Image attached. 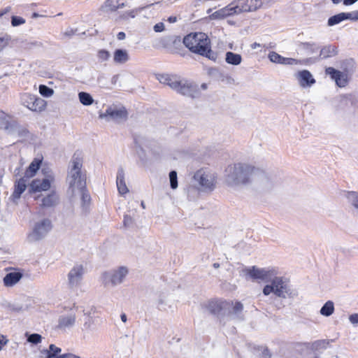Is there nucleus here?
Masks as SVG:
<instances>
[{
  "mask_svg": "<svg viewBox=\"0 0 358 358\" xmlns=\"http://www.w3.org/2000/svg\"><path fill=\"white\" fill-rule=\"evenodd\" d=\"M84 269L82 265L74 266L67 274V285L71 289H77L83 280Z\"/></svg>",
  "mask_w": 358,
  "mask_h": 358,
  "instance_id": "obj_14",
  "label": "nucleus"
},
{
  "mask_svg": "<svg viewBox=\"0 0 358 358\" xmlns=\"http://www.w3.org/2000/svg\"><path fill=\"white\" fill-rule=\"evenodd\" d=\"M263 355H264V357H266V358L271 357V354L269 353V351H268V349H264V350Z\"/></svg>",
  "mask_w": 358,
  "mask_h": 358,
  "instance_id": "obj_59",
  "label": "nucleus"
},
{
  "mask_svg": "<svg viewBox=\"0 0 358 358\" xmlns=\"http://www.w3.org/2000/svg\"><path fill=\"white\" fill-rule=\"evenodd\" d=\"M41 163V159L37 158L34 159L26 170L24 177L26 178L33 177L36 173L37 171L39 169Z\"/></svg>",
  "mask_w": 358,
  "mask_h": 358,
  "instance_id": "obj_32",
  "label": "nucleus"
},
{
  "mask_svg": "<svg viewBox=\"0 0 358 358\" xmlns=\"http://www.w3.org/2000/svg\"><path fill=\"white\" fill-rule=\"evenodd\" d=\"M76 192H80L81 194L82 200L84 203H88L90 201V196L85 190V188H83L82 190H76Z\"/></svg>",
  "mask_w": 358,
  "mask_h": 358,
  "instance_id": "obj_49",
  "label": "nucleus"
},
{
  "mask_svg": "<svg viewBox=\"0 0 358 358\" xmlns=\"http://www.w3.org/2000/svg\"><path fill=\"white\" fill-rule=\"evenodd\" d=\"M348 319L352 324H358V313H353L350 315Z\"/></svg>",
  "mask_w": 358,
  "mask_h": 358,
  "instance_id": "obj_50",
  "label": "nucleus"
},
{
  "mask_svg": "<svg viewBox=\"0 0 358 358\" xmlns=\"http://www.w3.org/2000/svg\"><path fill=\"white\" fill-rule=\"evenodd\" d=\"M25 20L19 16H12L11 17V24L13 27H17L25 23Z\"/></svg>",
  "mask_w": 358,
  "mask_h": 358,
  "instance_id": "obj_45",
  "label": "nucleus"
},
{
  "mask_svg": "<svg viewBox=\"0 0 358 358\" xmlns=\"http://www.w3.org/2000/svg\"><path fill=\"white\" fill-rule=\"evenodd\" d=\"M225 61L229 64L238 66L242 62V57L239 54L227 52L225 55Z\"/></svg>",
  "mask_w": 358,
  "mask_h": 358,
  "instance_id": "obj_33",
  "label": "nucleus"
},
{
  "mask_svg": "<svg viewBox=\"0 0 358 358\" xmlns=\"http://www.w3.org/2000/svg\"><path fill=\"white\" fill-rule=\"evenodd\" d=\"M76 322V315L74 313L62 315L58 319V327L62 329H69L74 327Z\"/></svg>",
  "mask_w": 358,
  "mask_h": 358,
  "instance_id": "obj_18",
  "label": "nucleus"
},
{
  "mask_svg": "<svg viewBox=\"0 0 358 358\" xmlns=\"http://www.w3.org/2000/svg\"><path fill=\"white\" fill-rule=\"evenodd\" d=\"M52 224L50 220L43 218L35 222L31 231L28 234L29 242H35L43 239L52 229Z\"/></svg>",
  "mask_w": 358,
  "mask_h": 358,
  "instance_id": "obj_7",
  "label": "nucleus"
},
{
  "mask_svg": "<svg viewBox=\"0 0 358 358\" xmlns=\"http://www.w3.org/2000/svg\"><path fill=\"white\" fill-rule=\"evenodd\" d=\"M80 102L83 106H90L94 103V99L90 94L85 92H80L78 94Z\"/></svg>",
  "mask_w": 358,
  "mask_h": 358,
  "instance_id": "obj_36",
  "label": "nucleus"
},
{
  "mask_svg": "<svg viewBox=\"0 0 358 358\" xmlns=\"http://www.w3.org/2000/svg\"><path fill=\"white\" fill-rule=\"evenodd\" d=\"M234 15H235V13H234L231 3L228 6L212 13L210 15V18L211 20H220Z\"/></svg>",
  "mask_w": 358,
  "mask_h": 358,
  "instance_id": "obj_24",
  "label": "nucleus"
},
{
  "mask_svg": "<svg viewBox=\"0 0 358 358\" xmlns=\"http://www.w3.org/2000/svg\"><path fill=\"white\" fill-rule=\"evenodd\" d=\"M344 20L355 21L354 10L348 13H340L330 17L328 19L327 24L328 26L331 27L338 24Z\"/></svg>",
  "mask_w": 358,
  "mask_h": 358,
  "instance_id": "obj_20",
  "label": "nucleus"
},
{
  "mask_svg": "<svg viewBox=\"0 0 358 358\" xmlns=\"http://www.w3.org/2000/svg\"><path fill=\"white\" fill-rule=\"evenodd\" d=\"M126 37V34L123 31H120L117 35V38L120 41L124 40Z\"/></svg>",
  "mask_w": 358,
  "mask_h": 358,
  "instance_id": "obj_56",
  "label": "nucleus"
},
{
  "mask_svg": "<svg viewBox=\"0 0 358 358\" xmlns=\"http://www.w3.org/2000/svg\"><path fill=\"white\" fill-rule=\"evenodd\" d=\"M82 166L83 161L79 157H73L70 162L66 181L69 184V190L72 194H74L76 190L85 188V178L81 170Z\"/></svg>",
  "mask_w": 358,
  "mask_h": 358,
  "instance_id": "obj_4",
  "label": "nucleus"
},
{
  "mask_svg": "<svg viewBox=\"0 0 358 358\" xmlns=\"http://www.w3.org/2000/svg\"><path fill=\"white\" fill-rule=\"evenodd\" d=\"M334 312V303L332 301H327L321 308L320 313L322 315L329 317Z\"/></svg>",
  "mask_w": 358,
  "mask_h": 358,
  "instance_id": "obj_35",
  "label": "nucleus"
},
{
  "mask_svg": "<svg viewBox=\"0 0 358 358\" xmlns=\"http://www.w3.org/2000/svg\"><path fill=\"white\" fill-rule=\"evenodd\" d=\"M295 78L299 85L303 89L310 88L316 83L313 74L308 70L298 71L295 74Z\"/></svg>",
  "mask_w": 358,
  "mask_h": 358,
  "instance_id": "obj_17",
  "label": "nucleus"
},
{
  "mask_svg": "<svg viewBox=\"0 0 358 358\" xmlns=\"http://www.w3.org/2000/svg\"><path fill=\"white\" fill-rule=\"evenodd\" d=\"M10 37L8 35L0 37V52H1L9 43Z\"/></svg>",
  "mask_w": 358,
  "mask_h": 358,
  "instance_id": "obj_46",
  "label": "nucleus"
},
{
  "mask_svg": "<svg viewBox=\"0 0 358 358\" xmlns=\"http://www.w3.org/2000/svg\"><path fill=\"white\" fill-rule=\"evenodd\" d=\"M337 48L334 45H327L320 50V55L318 58H315L314 59H312V61L318 60V59H327L328 57H331L337 55Z\"/></svg>",
  "mask_w": 358,
  "mask_h": 358,
  "instance_id": "obj_30",
  "label": "nucleus"
},
{
  "mask_svg": "<svg viewBox=\"0 0 358 358\" xmlns=\"http://www.w3.org/2000/svg\"><path fill=\"white\" fill-rule=\"evenodd\" d=\"M262 173V169L251 164L236 163L226 168L224 181L227 186L237 188L250 184Z\"/></svg>",
  "mask_w": 358,
  "mask_h": 358,
  "instance_id": "obj_2",
  "label": "nucleus"
},
{
  "mask_svg": "<svg viewBox=\"0 0 358 358\" xmlns=\"http://www.w3.org/2000/svg\"><path fill=\"white\" fill-rule=\"evenodd\" d=\"M98 322L99 317L87 315L85 318L82 331L86 334H90L96 331L98 329Z\"/></svg>",
  "mask_w": 358,
  "mask_h": 358,
  "instance_id": "obj_22",
  "label": "nucleus"
},
{
  "mask_svg": "<svg viewBox=\"0 0 358 358\" xmlns=\"http://www.w3.org/2000/svg\"><path fill=\"white\" fill-rule=\"evenodd\" d=\"M120 317H121V320L123 322H127V315L124 314V313H122L121 315H120Z\"/></svg>",
  "mask_w": 358,
  "mask_h": 358,
  "instance_id": "obj_61",
  "label": "nucleus"
},
{
  "mask_svg": "<svg viewBox=\"0 0 358 358\" xmlns=\"http://www.w3.org/2000/svg\"><path fill=\"white\" fill-rule=\"evenodd\" d=\"M8 339L3 335H0V351L2 350L3 345H6Z\"/></svg>",
  "mask_w": 358,
  "mask_h": 358,
  "instance_id": "obj_53",
  "label": "nucleus"
},
{
  "mask_svg": "<svg viewBox=\"0 0 358 358\" xmlns=\"http://www.w3.org/2000/svg\"><path fill=\"white\" fill-rule=\"evenodd\" d=\"M22 275L18 271H12L7 273L3 278V283L7 287L15 285L22 278Z\"/></svg>",
  "mask_w": 358,
  "mask_h": 358,
  "instance_id": "obj_28",
  "label": "nucleus"
},
{
  "mask_svg": "<svg viewBox=\"0 0 358 358\" xmlns=\"http://www.w3.org/2000/svg\"><path fill=\"white\" fill-rule=\"evenodd\" d=\"M232 305V303L227 301L215 299L208 302L206 308L212 314L217 315L220 317V321H222V315L225 314L227 310H229Z\"/></svg>",
  "mask_w": 358,
  "mask_h": 358,
  "instance_id": "obj_13",
  "label": "nucleus"
},
{
  "mask_svg": "<svg viewBox=\"0 0 358 358\" xmlns=\"http://www.w3.org/2000/svg\"><path fill=\"white\" fill-rule=\"evenodd\" d=\"M230 303V301H229ZM233 305L229 308L228 311V318L229 320H235L240 318V313L242 312L243 306L241 302H232Z\"/></svg>",
  "mask_w": 358,
  "mask_h": 358,
  "instance_id": "obj_26",
  "label": "nucleus"
},
{
  "mask_svg": "<svg viewBox=\"0 0 358 358\" xmlns=\"http://www.w3.org/2000/svg\"><path fill=\"white\" fill-rule=\"evenodd\" d=\"M98 57L101 61H106L110 57V53L107 50H101L98 52Z\"/></svg>",
  "mask_w": 358,
  "mask_h": 358,
  "instance_id": "obj_48",
  "label": "nucleus"
},
{
  "mask_svg": "<svg viewBox=\"0 0 358 358\" xmlns=\"http://www.w3.org/2000/svg\"><path fill=\"white\" fill-rule=\"evenodd\" d=\"M358 0H344L345 6H350L356 3Z\"/></svg>",
  "mask_w": 358,
  "mask_h": 358,
  "instance_id": "obj_57",
  "label": "nucleus"
},
{
  "mask_svg": "<svg viewBox=\"0 0 358 358\" xmlns=\"http://www.w3.org/2000/svg\"><path fill=\"white\" fill-rule=\"evenodd\" d=\"M127 117V112L124 107L117 106H109L104 113L99 114V118L108 122H121Z\"/></svg>",
  "mask_w": 358,
  "mask_h": 358,
  "instance_id": "obj_8",
  "label": "nucleus"
},
{
  "mask_svg": "<svg viewBox=\"0 0 358 358\" xmlns=\"http://www.w3.org/2000/svg\"><path fill=\"white\" fill-rule=\"evenodd\" d=\"M27 179L24 177L15 182V189L12 194L13 200L18 199L27 188Z\"/></svg>",
  "mask_w": 358,
  "mask_h": 358,
  "instance_id": "obj_25",
  "label": "nucleus"
},
{
  "mask_svg": "<svg viewBox=\"0 0 358 358\" xmlns=\"http://www.w3.org/2000/svg\"><path fill=\"white\" fill-rule=\"evenodd\" d=\"M353 97L351 94H341L334 99V107L339 110L345 109L350 102L352 103Z\"/></svg>",
  "mask_w": 358,
  "mask_h": 358,
  "instance_id": "obj_23",
  "label": "nucleus"
},
{
  "mask_svg": "<svg viewBox=\"0 0 358 358\" xmlns=\"http://www.w3.org/2000/svg\"><path fill=\"white\" fill-rule=\"evenodd\" d=\"M303 48L308 54L314 53L319 50V47L317 44L310 43H303Z\"/></svg>",
  "mask_w": 358,
  "mask_h": 358,
  "instance_id": "obj_43",
  "label": "nucleus"
},
{
  "mask_svg": "<svg viewBox=\"0 0 358 358\" xmlns=\"http://www.w3.org/2000/svg\"><path fill=\"white\" fill-rule=\"evenodd\" d=\"M44 358H82L79 355L73 353H62L60 348L54 344L49 345L48 348L41 352Z\"/></svg>",
  "mask_w": 358,
  "mask_h": 358,
  "instance_id": "obj_16",
  "label": "nucleus"
},
{
  "mask_svg": "<svg viewBox=\"0 0 358 358\" xmlns=\"http://www.w3.org/2000/svg\"><path fill=\"white\" fill-rule=\"evenodd\" d=\"M129 60L128 51L124 49H117L113 53V61L115 64H123Z\"/></svg>",
  "mask_w": 358,
  "mask_h": 358,
  "instance_id": "obj_27",
  "label": "nucleus"
},
{
  "mask_svg": "<svg viewBox=\"0 0 358 358\" xmlns=\"http://www.w3.org/2000/svg\"><path fill=\"white\" fill-rule=\"evenodd\" d=\"M332 3L334 4H338L340 3L341 1H343L344 3V0H331Z\"/></svg>",
  "mask_w": 358,
  "mask_h": 358,
  "instance_id": "obj_64",
  "label": "nucleus"
},
{
  "mask_svg": "<svg viewBox=\"0 0 358 358\" xmlns=\"http://www.w3.org/2000/svg\"><path fill=\"white\" fill-rule=\"evenodd\" d=\"M346 196L348 201L358 212V194L356 192H349Z\"/></svg>",
  "mask_w": 358,
  "mask_h": 358,
  "instance_id": "obj_40",
  "label": "nucleus"
},
{
  "mask_svg": "<svg viewBox=\"0 0 358 358\" xmlns=\"http://www.w3.org/2000/svg\"><path fill=\"white\" fill-rule=\"evenodd\" d=\"M25 336L27 337V341L33 345L41 343L43 338L38 334H29L28 332L25 334Z\"/></svg>",
  "mask_w": 358,
  "mask_h": 358,
  "instance_id": "obj_39",
  "label": "nucleus"
},
{
  "mask_svg": "<svg viewBox=\"0 0 358 358\" xmlns=\"http://www.w3.org/2000/svg\"><path fill=\"white\" fill-rule=\"evenodd\" d=\"M184 45L192 52L215 60L217 56L211 50L210 41L203 32L191 33L183 39Z\"/></svg>",
  "mask_w": 358,
  "mask_h": 358,
  "instance_id": "obj_3",
  "label": "nucleus"
},
{
  "mask_svg": "<svg viewBox=\"0 0 358 358\" xmlns=\"http://www.w3.org/2000/svg\"><path fill=\"white\" fill-rule=\"evenodd\" d=\"M132 218L129 215H125L124 217V224L127 227L132 224Z\"/></svg>",
  "mask_w": 358,
  "mask_h": 358,
  "instance_id": "obj_54",
  "label": "nucleus"
},
{
  "mask_svg": "<svg viewBox=\"0 0 358 358\" xmlns=\"http://www.w3.org/2000/svg\"><path fill=\"white\" fill-rule=\"evenodd\" d=\"M315 60L312 61L311 58L304 59H296L294 58L284 57L283 64L285 65H307L314 63Z\"/></svg>",
  "mask_w": 358,
  "mask_h": 358,
  "instance_id": "obj_34",
  "label": "nucleus"
},
{
  "mask_svg": "<svg viewBox=\"0 0 358 358\" xmlns=\"http://www.w3.org/2000/svg\"><path fill=\"white\" fill-rule=\"evenodd\" d=\"M169 180L171 187L173 189L178 187V180H177V173L175 171H172L169 173Z\"/></svg>",
  "mask_w": 358,
  "mask_h": 358,
  "instance_id": "obj_44",
  "label": "nucleus"
},
{
  "mask_svg": "<svg viewBox=\"0 0 358 358\" xmlns=\"http://www.w3.org/2000/svg\"><path fill=\"white\" fill-rule=\"evenodd\" d=\"M153 29L155 32H162L164 30V24L163 22L157 23Z\"/></svg>",
  "mask_w": 358,
  "mask_h": 358,
  "instance_id": "obj_52",
  "label": "nucleus"
},
{
  "mask_svg": "<svg viewBox=\"0 0 358 358\" xmlns=\"http://www.w3.org/2000/svg\"><path fill=\"white\" fill-rule=\"evenodd\" d=\"M167 20L170 23H174L177 21V17L176 16H170Z\"/></svg>",
  "mask_w": 358,
  "mask_h": 358,
  "instance_id": "obj_58",
  "label": "nucleus"
},
{
  "mask_svg": "<svg viewBox=\"0 0 358 358\" xmlns=\"http://www.w3.org/2000/svg\"><path fill=\"white\" fill-rule=\"evenodd\" d=\"M156 303H157V308L159 310H164L165 308V305H166V303H165V300L162 298H159L157 301H156Z\"/></svg>",
  "mask_w": 358,
  "mask_h": 358,
  "instance_id": "obj_51",
  "label": "nucleus"
},
{
  "mask_svg": "<svg viewBox=\"0 0 358 358\" xmlns=\"http://www.w3.org/2000/svg\"><path fill=\"white\" fill-rule=\"evenodd\" d=\"M36 96H37L31 94L24 93L20 96V102L24 106L29 109L32 101H34Z\"/></svg>",
  "mask_w": 358,
  "mask_h": 358,
  "instance_id": "obj_38",
  "label": "nucleus"
},
{
  "mask_svg": "<svg viewBox=\"0 0 358 358\" xmlns=\"http://www.w3.org/2000/svg\"><path fill=\"white\" fill-rule=\"evenodd\" d=\"M183 96L197 98L200 96L199 86L194 81L182 78L177 92Z\"/></svg>",
  "mask_w": 358,
  "mask_h": 358,
  "instance_id": "obj_12",
  "label": "nucleus"
},
{
  "mask_svg": "<svg viewBox=\"0 0 358 358\" xmlns=\"http://www.w3.org/2000/svg\"><path fill=\"white\" fill-rule=\"evenodd\" d=\"M124 6V3H120V0H106L101 6L100 11L104 14H109Z\"/></svg>",
  "mask_w": 358,
  "mask_h": 358,
  "instance_id": "obj_21",
  "label": "nucleus"
},
{
  "mask_svg": "<svg viewBox=\"0 0 358 358\" xmlns=\"http://www.w3.org/2000/svg\"><path fill=\"white\" fill-rule=\"evenodd\" d=\"M149 6H141L138 8H136L133 10L127 11L124 13L120 17L123 20H127L130 18H134L138 13L143 11L144 9L147 8Z\"/></svg>",
  "mask_w": 358,
  "mask_h": 358,
  "instance_id": "obj_37",
  "label": "nucleus"
},
{
  "mask_svg": "<svg viewBox=\"0 0 358 358\" xmlns=\"http://www.w3.org/2000/svg\"><path fill=\"white\" fill-rule=\"evenodd\" d=\"M235 15L243 12H253L262 6L261 0H235L231 2Z\"/></svg>",
  "mask_w": 358,
  "mask_h": 358,
  "instance_id": "obj_9",
  "label": "nucleus"
},
{
  "mask_svg": "<svg viewBox=\"0 0 358 358\" xmlns=\"http://www.w3.org/2000/svg\"><path fill=\"white\" fill-rule=\"evenodd\" d=\"M268 57L269 60L273 63L280 64H283L284 57L281 56L280 55H279L278 53H277L275 52H273V51L270 52L268 53Z\"/></svg>",
  "mask_w": 358,
  "mask_h": 358,
  "instance_id": "obj_42",
  "label": "nucleus"
},
{
  "mask_svg": "<svg viewBox=\"0 0 358 358\" xmlns=\"http://www.w3.org/2000/svg\"><path fill=\"white\" fill-rule=\"evenodd\" d=\"M10 10V7L8 6L5 8H3L0 10V17L3 15L8 13Z\"/></svg>",
  "mask_w": 358,
  "mask_h": 358,
  "instance_id": "obj_55",
  "label": "nucleus"
},
{
  "mask_svg": "<svg viewBox=\"0 0 358 358\" xmlns=\"http://www.w3.org/2000/svg\"><path fill=\"white\" fill-rule=\"evenodd\" d=\"M47 102L44 99L38 96H36V98L34 99V101H32L29 109L34 112H42L45 110Z\"/></svg>",
  "mask_w": 358,
  "mask_h": 358,
  "instance_id": "obj_31",
  "label": "nucleus"
},
{
  "mask_svg": "<svg viewBox=\"0 0 358 358\" xmlns=\"http://www.w3.org/2000/svg\"><path fill=\"white\" fill-rule=\"evenodd\" d=\"M39 93L43 97L49 98L54 94V90L45 85H41L38 87Z\"/></svg>",
  "mask_w": 358,
  "mask_h": 358,
  "instance_id": "obj_41",
  "label": "nucleus"
},
{
  "mask_svg": "<svg viewBox=\"0 0 358 358\" xmlns=\"http://www.w3.org/2000/svg\"><path fill=\"white\" fill-rule=\"evenodd\" d=\"M116 185L117 191L120 195H125L129 192V189L126 184L125 171L122 167H120L117 171Z\"/></svg>",
  "mask_w": 358,
  "mask_h": 358,
  "instance_id": "obj_19",
  "label": "nucleus"
},
{
  "mask_svg": "<svg viewBox=\"0 0 358 358\" xmlns=\"http://www.w3.org/2000/svg\"><path fill=\"white\" fill-rule=\"evenodd\" d=\"M243 272L253 280H261L268 283L262 289L264 296L273 294L281 299H294L298 294L290 287L288 280L280 275V272L277 267L258 268L251 266L245 268Z\"/></svg>",
  "mask_w": 358,
  "mask_h": 358,
  "instance_id": "obj_1",
  "label": "nucleus"
},
{
  "mask_svg": "<svg viewBox=\"0 0 358 358\" xmlns=\"http://www.w3.org/2000/svg\"><path fill=\"white\" fill-rule=\"evenodd\" d=\"M355 21H358V10H354Z\"/></svg>",
  "mask_w": 358,
  "mask_h": 358,
  "instance_id": "obj_63",
  "label": "nucleus"
},
{
  "mask_svg": "<svg viewBox=\"0 0 358 358\" xmlns=\"http://www.w3.org/2000/svg\"><path fill=\"white\" fill-rule=\"evenodd\" d=\"M207 89V85L206 83H203L199 86V90H206Z\"/></svg>",
  "mask_w": 358,
  "mask_h": 358,
  "instance_id": "obj_62",
  "label": "nucleus"
},
{
  "mask_svg": "<svg viewBox=\"0 0 358 358\" xmlns=\"http://www.w3.org/2000/svg\"><path fill=\"white\" fill-rule=\"evenodd\" d=\"M194 178L204 191H212L215 188L216 176L210 171L199 170L195 173Z\"/></svg>",
  "mask_w": 358,
  "mask_h": 358,
  "instance_id": "obj_10",
  "label": "nucleus"
},
{
  "mask_svg": "<svg viewBox=\"0 0 358 358\" xmlns=\"http://www.w3.org/2000/svg\"><path fill=\"white\" fill-rule=\"evenodd\" d=\"M156 78L161 84L169 86L177 92L182 77L174 73H159L156 75Z\"/></svg>",
  "mask_w": 358,
  "mask_h": 358,
  "instance_id": "obj_15",
  "label": "nucleus"
},
{
  "mask_svg": "<svg viewBox=\"0 0 358 358\" xmlns=\"http://www.w3.org/2000/svg\"><path fill=\"white\" fill-rule=\"evenodd\" d=\"M260 46H261V45H260L259 43H252V44L251 45V48H252V49H253V50H255V49H256V48H259V47H260Z\"/></svg>",
  "mask_w": 358,
  "mask_h": 358,
  "instance_id": "obj_60",
  "label": "nucleus"
},
{
  "mask_svg": "<svg viewBox=\"0 0 358 358\" xmlns=\"http://www.w3.org/2000/svg\"><path fill=\"white\" fill-rule=\"evenodd\" d=\"M43 178H36L29 185V192L31 193L48 191L54 187L55 175L52 171L42 170Z\"/></svg>",
  "mask_w": 358,
  "mask_h": 358,
  "instance_id": "obj_6",
  "label": "nucleus"
},
{
  "mask_svg": "<svg viewBox=\"0 0 358 358\" xmlns=\"http://www.w3.org/2000/svg\"><path fill=\"white\" fill-rule=\"evenodd\" d=\"M7 115L3 111H0V128H7Z\"/></svg>",
  "mask_w": 358,
  "mask_h": 358,
  "instance_id": "obj_47",
  "label": "nucleus"
},
{
  "mask_svg": "<svg viewBox=\"0 0 358 358\" xmlns=\"http://www.w3.org/2000/svg\"><path fill=\"white\" fill-rule=\"evenodd\" d=\"M128 274L129 268L120 266L104 272L101 275V280L105 286L116 287L124 282Z\"/></svg>",
  "mask_w": 358,
  "mask_h": 358,
  "instance_id": "obj_5",
  "label": "nucleus"
},
{
  "mask_svg": "<svg viewBox=\"0 0 358 358\" xmlns=\"http://www.w3.org/2000/svg\"><path fill=\"white\" fill-rule=\"evenodd\" d=\"M325 73L329 75L339 87H346L350 79L352 74L350 71L345 69L343 71L337 70L333 67H327L325 69Z\"/></svg>",
  "mask_w": 358,
  "mask_h": 358,
  "instance_id": "obj_11",
  "label": "nucleus"
},
{
  "mask_svg": "<svg viewBox=\"0 0 358 358\" xmlns=\"http://www.w3.org/2000/svg\"><path fill=\"white\" fill-rule=\"evenodd\" d=\"M59 202V196L55 192H51L41 199V205L43 207L50 208L55 206Z\"/></svg>",
  "mask_w": 358,
  "mask_h": 358,
  "instance_id": "obj_29",
  "label": "nucleus"
}]
</instances>
